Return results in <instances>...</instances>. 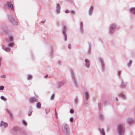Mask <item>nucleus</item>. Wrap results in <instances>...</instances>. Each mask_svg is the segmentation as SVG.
Masks as SVG:
<instances>
[{"label":"nucleus","mask_w":135,"mask_h":135,"mask_svg":"<svg viewBox=\"0 0 135 135\" xmlns=\"http://www.w3.org/2000/svg\"><path fill=\"white\" fill-rule=\"evenodd\" d=\"M70 72L71 75L72 81L74 85L75 88H78L79 87V85L77 82L74 71L73 69H71L70 70Z\"/></svg>","instance_id":"nucleus-1"},{"label":"nucleus","mask_w":135,"mask_h":135,"mask_svg":"<svg viewBox=\"0 0 135 135\" xmlns=\"http://www.w3.org/2000/svg\"><path fill=\"white\" fill-rule=\"evenodd\" d=\"M125 126L123 124H120L118 125L117 131L120 135H123L124 133Z\"/></svg>","instance_id":"nucleus-2"},{"label":"nucleus","mask_w":135,"mask_h":135,"mask_svg":"<svg viewBox=\"0 0 135 135\" xmlns=\"http://www.w3.org/2000/svg\"><path fill=\"white\" fill-rule=\"evenodd\" d=\"M8 18L10 22L13 25H18V22L15 16L9 15H8Z\"/></svg>","instance_id":"nucleus-3"},{"label":"nucleus","mask_w":135,"mask_h":135,"mask_svg":"<svg viewBox=\"0 0 135 135\" xmlns=\"http://www.w3.org/2000/svg\"><path fill=\"white\" fill-rule=\"evenodd\" d=\"M117 26V25L115 23L110 24L109 28V33L111 34L113 33L116 30Z\"/></svg>","instance_id":"nucleus-4"},{"label":"nucleus","mask_w":135,"mask_h":135,"mask_svg":"<svg viewBox=\"0 0 135 135\" xmlns=\"http://www.w3.org/2000/svg\"><path fill=\"white\" fill-rule=\"evenodd\" d=\"M62 130L65 134H68L69 133V130L68 125L66 123H64L62 126Z\"/></svg>","instance_id":"nucleus-5"},{"label":"nucleus","mask_w":135,"mask_h":135,"mask_svg":"<svg viewBox=\"0 0 135 135\" xmlns=\"http://www.w3.org/2000/svg\"><path fill=\"white\" fill-rule=\"evenodd\" d=\"M4 8L6 9H11L12 10H14L13 5L11 2H7V4L4 6Z\"/></svg>","instance_id":"nucleus-6"},{"label":"nucleus","mask_w":135,"mask_h":135,"mask_svg":"<svg viewBox=\"0 0 135 135\" xmlns=\"http://www.w3.org/2000/svg\"><path fill=\"white\" fill-rule=\"evenodd\" d=\"M98 60L101 63L102 71H103L105 68L104 63L103 59L102 57H100L98 58Z\"/></svg>","instance_id":"nucleus-7"},{"label":"nucleus","mask_w":135,"mask_h":135,"mask_svg":"<svg viewBox=\"0 0 135 135\" xmlns=\"http://www.w3.org/2000/svg\"><path fill=\"white\" fill-rule=\"evenodd\" d=\"M67 27L65 25H64L63 27V30L62 31V33L64 37V40L65 41L67 40V35L65 32L66 31Z\"/></svg>","instance_id":"nucleus-8"},{"label":"nucleus","mask_w":135,"mask_h":135,"mask_svg":"<svg viewBox=\"0 0 135 135\" xmlns=\"http://www.w3.org/2000/svg\"><path fill=\"white\" fill-rule=\"evenodd\" d=\"M79 30L80 33H83L84 32V29L83 22L81 21L79 25Z\"/></svg>","instance_id":"nucleus-9"},{"label":"nucleus","mask_w":135,"mask_h":135,"mask_svg":"<svg viewBox=\"0 0 135 135\" xmlns=\"http://www.w3.org/2000/svg\"><path fill=\"white\" fill-rule=\"evenodd\" d=\"M84 65L85 67L87 69H89L90 67V60L87 59L84 60Z\"/></svg>","instance_id":"nucleus-10"},{"label":"nucleus","mask_w":135,"mask_h":135,"mask_svg":"<svg viewBox=\"0 0 135 135\" xmlns=\"http://www.w3.org/2000/svg\"><path fill=\"white\" fill-rule=\"evenodd\" d=\"M65 83V82L64 81H59L57 83V86L58 88L64 85Z\"/></svg>","instance_id":"nucleus-11"},{"label":"nucleus","mask_w":135,"mask_h":135,"mask_svg":"<svg viewBox=\"0 0 135 135\" xmlns=\"http://www.w3.org/2000/svg\"><path fill=\"white\" fill-rule=\"evenodd\" d=\"M94 9V7L93 6H91L89 8L88 11V13L89 16H91L92 15Z\"/></svg>","instance_id":"nucleus-12"},{"label":"nucleus","mask_w":135,"mask_h":135,"mask_svg":"<svg viewBox=\"0 0 135 135\" xmlns=\"http://www.w3.org/2000/svg\"><path fill=\"white\" fill-rule=\"evenodd\" d=\"M38 100L37 98H36L35 97H31L30 98L29 102V103H33L34 102H37L38 101Z\"/></svg>","instance_id":"nucleus-13"},{"label":"nucleus","mask_w":135,"mask_h":135,"mask_svg":"<svg viewBox=\"0 0 135 135\" xmlns=\"http://www.w3.org/2000/svg\"><path fill=\"white\" fill-rule=\"evenodd\" d=\"M61 9V7L60 4H57L56 5V11L57 13L59 14L60 13V10Z\"/></svg>","instance_id":"nucleus-14"},{"label":"nucleus","mask_w":135,"mask_h":135,"mask_svg":"<svg viewBox=\"0 0 135 135\" xmlns=\"http://www.w3.org/2000/svg\"><path fill=\"white\" fill-rule=\"evenodd\" d=\"M8 124L7 123L4 122L3 121L1 122L0 126L1 127H3L4 128H6L8 126Z\"/></svg>","instance_id":"nucleus-15"},{"label":"nucleus","mask_w":135,"mask_h":135,"mask_svg":"<svg viewBox=\"0 0 135 135\" xmlns=\"http://www.w3.org/2000/svg\"><path fill=\"white\" fill-rule=\"evenodd\" d=\"M88 45H89V48L88 49V50L87 51V53L88 54H90L91 53V43L90 42H88Z\"/></svg>","instance_id":"nucleus-16"},{"label":"nucleus","mask_w":135,"mask_h":135,"mask_svg":"<svg viewBox=\"0 0 135 135\" xmlns=\"http://www.w3.org/2000/svg\"><path fill=\"white\" fill-rule=\"evenodd\" d=\"M6 111L7 112V113H8L10 115V117L11 118L13 117V115L12 113L11 112L10 110L8 109H6Z\"/></svg>","instance_id":"nucleus-17"},{"label":"nucleus","mask_w":135,"mask_h":135,"mask_svg":"<svg viewBox=\"0 0 135 135\" xmlns=\"http://www.w3.org/2000/svg\"><path fill=\"white\" fill-rule=\"evenodd\" d=\"M50 56L51 57H52L53 55V50L54 48L53 47H51L50 48Z\"/></svg>","instance_id":"nucleus-18"},{"label":"nucleus","mask_w":135,"mask_h":135,"mask_svg":"<svg viewBox=\"0 0 135 135\" xmlns=\"http://www.w3.org/2000/svg\"><path fill=\"white\" fill-rule=\"evenodd\" d=\"M99 131L100 132V133L102 134V135H105V132H104V129L103 128H99Z\"/></svg>","instance_id":"nucleus-19"},{"label":"nucleus","mask_w":135,"mask_h":135,"mask_svg":"<svg viewBox=\"0 0 135 135\" xmlns=\"http://www.w3.org/2000/svg\"><path fill=\"white\" fill-rule=\"evenodd\" d=\"M130 12L134 15H135V7H132L130 8Z\"/></svg>","instance_id":"nucleus-20"},{"label":"nucleus","mask_w":135,"mask_h":135,"mask_svg":"<svg viewBox=\"0 0 135 135\" xmlns=\"http://www.w3.org/2000/svg\"><path fill=\"white\" fill-rule=\"evenodd\" d=\"M132 62L133 61L132 60H129L127 64V66L129 68L131 66Z\"/></svg>","instance_id":"nucleus-21"},{"label":"nucleus","mask_w":135,"mask_h":135,"mask_svg":"<svg viewBox=\"0 0 135 135\" xmlns=\"http://www.w3.org/2000/svg\"><path fill=\"white\" fill-rule=\"evenodd\" d=\"M121 84L120 85V87L122 88H124L126 86L125 84L123 82V80H121Z\"/></svg>","instance_id":"nucleus-22"},{"label":"nucleus","mask_w":135,"mask_h":135,"mask_svg":"<svg viewBox=\"0 0 135 135\" xmlns=\"http://www.w3.org/2000/svg\"><path fill=\"white\" fill-rule=\"evenodd\" d=\"M84 95L85 96V99H88L89 96V93L87 91H85Z\"/></svg>","instance_id":"nucleus-23"},{"label":"nucleus","mask_w":135,"mask_h":135,"mask_svg":"<svg viewBox=\"0 0 135 135\" xmlns=\"http://www.w3.org/2000/svg\"><path fill=\"white\" fill-rule=\"evenodd\" d=\"M36 107L37 108L40 109L41 107V104L40 102H38L36 104Z\"/></svg>","instance_id":"nucleus-24"},{"label":"nucleus","mask_w":135,"mask_h":135,"mask_svg":"<svg viewBox=\"0 0 135 135\" xmlns=\"http://www.w3.org/2000/svg\"><path fill=\"white\" fill-rule=\"evenodd\" d=\"M74 103L75 104L77 105L79 102V99L77 97L74 99Z\"/></svg>","instance_id":"nucleus-25"},{"label":"nucleus","mask_w":135,"mask_h":135,"mask_svg":"<svg viewBox=\"0 0 135 135\" xmlns=\"http://www.w3.org/2000/svg\"><path fill=\"white\" fill-rule=\"evenodd\" d=\"M88 99H84V102H83V103H84L83 105L84 106H86V105L88 104Z\"/></svg>","instance_id":"nucleus-26"},{"label":"nucleus","mask_w":135,"mask_h":135,"mask_svg":"<svg viewBox=\"0 0 135 135\" xmlns=\"http://www.w3.org/2000/svg\"><path fill=\"white\" fill-rule=\"evenodd\" d=\"M121 71H119L117 72V75L118 78L119 79H120L121 78Z\"/></svg>","instance_id":"nucleus-27"},{"label":"nucleus","mask_w":135,"mask_h":135,"mask_svg":"<svg viewBox=\"0 0 135 135\" xmlns=\"http://www.w3.org/2000/svg\"><path fill=\"white\" fill-rule=\"evenodd\" d=\"M119 96L123 99H124L126 98V95L123 94H120L119 95Z\"/></svg>","instance_id":"nucleus-28"},{"label":"nucleus","mask_w":135,"mask_h":135,"mask_svg":"<svg viewBox=\"0 0 135 135\" xmlns=\"http://www.w3.org/2000/svg\"><path fill=\"white\" fill-rule=\"evenodd\" d=\"M32 78V75H28L27 77V79L28 80H31Z\"/></svg>","instance_id":"nucleus-29"},{"label":"nucleus","mask_w":135,"mask_h":135,"mask_svg":"<svg viewBox=\"0 0 135 135\" xmlns=\"http://www.w3.org/2000/svg\"><path fill=\"white\" fill-rule=\"evenodd\" d=\"M128 121L129 123L130 124H132L134 122V121L132 119H129Z\"/></svg>","instance_id":"nucleus-30"},{"label":"nucleus","mask_w":135,"mask_h":135,"mask_svg":"<svg viewBox=\"0 0 135 135\" xmlns=\"http://www.w3.org/2000/svg\"><path fill=\"white\" fill-rule=\"evenodd\" d=\"M50 110V108L49 107H46L45 109V111L46 114L49 112Z\"/></svg>","instance_id":"nucleus-31"},{"label":"nucleus","mask_w":135,"mask_h":135,"mask_svg":"<svg viewBox=\"0 0 135 135\" xmlns=\"http://www.w3.org/2000/svg\"><path fill=\"white\" fill-rule=\"evenodd\" d=\"M9 39L10 42H11L13 40V36L12 35L10 36L9 37Z\"/></svg>","instance_id":"nucleus-32"},{"label":"nucleus","mask_w":135,"mask_h":135,"mask_svg":"<svg viewBox=\"0 0 135 135\" xmlns=\"http://www.w3.org/2000/svg\"><path fill=\"white\" fill-rule=\"evenodd\" d=\"M1 98L2 100H3L4 101H6L7 100L6 99L4 96H1Z\"/></svg>","instance_id":"nucleus-33"},{"label":"nucleus","mask_w":135,"mask_h":135,"mask_svg":"<svg viewBox=\"0 0 135 135\" xmlns=\"http://www.w3.org/2000/svg\"><path fill=\"white\" fill-rule=\"evenodd\" d=\"M14 46V44L13 43H11L8 44V47H12Z\"/></svg>","instance_id":"nucleus-34"},{"label":"nucleus","mask_w":135,"mask_h":135,"mask_svg":"<svg viewBox=\"0 0 135 135\" xmlns=\"http://www.w3.org/2000/svg\"><path fill=\"white\" fill-rule=\"evenodd\" d=\"M32 112V110L31 109H30L29 110L28 115L29 116H30Z\"/></svg>","instance_id":"nucleus-35"},{"label":"nucleus","mask_w":135,"mask_h":135,"mask_svg":"<svg viewBox=\"0 0 135 135\" xmlns=\"http://www.w3.org/2000/svg\"><path fill=\"white\" fill-rule=\"evenodd\" d=\"M12 130L14 132H15V131L17 130V128L16 127H14L12 129Z\"/></svg>","instance_id":"nucleus-36"},{"label":"nucleus","mask_w":135,"mask_h":135,"mask_svg":"<svg viewBox=\"0 0 135 135\" xmlns=\"http://www.w3.org/2000/svg\"><path fill=\"white\" fill-rule=\"evenodd\" d=\"M54 98V94H52L50 97V99L51 100H53Z\"/></svg>","instance_id":"nucleus-37"},{"label":"nucleus","mask_w":135,"mask_h":135,"mask_svg":"<svg viewBox=\"0 0 135 135\" xmlns=\"http://www.w3.org/2000/svg\"><path fill=\"white\" fill-rule=\"evenodd\" d=\"M98 107H99V110H100L101 108V104L100 102H99L98 103Z\"/></svg>","instance_id":"nucleus-38"},{"label":"nucleus","mask_w":135,"mask_h":135,"mask_svg":"<svg viewBox=\"0 0 135 135\" xmlns=\"http://www.w3.org/2000/svg\"><path fill=\"white\" fill-rule=\"evenodd\" d=\"M70 12L71 14L73 15H75V11L73 10H71L70 11Z\"/></svg>","instance_id":"nucleus-39"},{"label":"nucleus","mask_w":135,"mask_h":135,"mask_svg":"<svg viewBox=\"0 0 135 135\" xmlns=\"http://www.w3.org/2000/svg\"><path fill=\"white\" fill-rule=\"evenodd\" d=\"M22 122H23V123L24 125H25L26 126L27 125V123L25 121L23 120Z\"/></svg>","instance_id":"nucleus-40"},{"label":"nucleus","mask_w":135,"mask_h":135,"mask_svg":"<svg viewBox=\"0 0 135 135\" xmlns=\"http://www.w3.org/2000/svg\"><path fill=\"white\" fill-rule=\"evenodd\" d=\"M10 49L7 47H6V49L4 50L6 52H9L10 51Z\"/></svg>","instance_id":"nucleus-41"},{"label":"nucleus","mask_w":135,"mask_h":135,"mask_svg":"<svg viewBox=\"0 0 135 135\" xmlns=\"http://www.w3.org/2000/svg\"><path fill=\"white\" fill-rule=\"evenodd\" d=\"M3 31L5 33H7L8 32V30L7 28H6L3 29Z\"/></svg>","instance_id":"nucleus-42"},{"label":"nucleus","mask_w":135,"mask_h":135,"mask_svg":"<svg viewBox=\"0 0 135 135\" xmlns=\"http://www.w3.org/2000/svg\"><path fill=\"white\" fill-rule=\"evenodd\" d=\"M108 103V101L107 100L104 101V102L103 104L104 105H105Z\"/></svg>","instance_id":"nucleus-43"},{"label":"nucleus","mask_w":135,"mask_h":135,"mask_svg":"<svg viewBox=\"0 0 135 135\" xmlns=\"http://www.w3.org/2000/svg\"><path fill=\"white\" fill-rule=\"evenodd\" d=\"M62 61L60 60H59L58 61V63L59 65H60L62 64Z\"/></svg>","instance_id":"nucleus-44"},{"label":"nucleus","mask_w":135,"mask_h":135,"mask_svg":"<svg viewBox=\"0 0 135 135\" xmlns=\"http://www.w3.org/2000/svg\"><path fill=\"white\" fill-rule=\"evenodd\" d=\"M99 116L100 118H103L104 117V115L102 114H100Z\"/></svg>","instance_id":"nucleus-45"},{"label":"nucleus","mask_w":135,"mask_h":135,"mask_svg":"<svg viewBox=\"0 0 135 135\" xmlns=\"http://www.w3.org/2000/svg\"><path fill=\"white\" fill-rule=\"evenodd\" d=\"M4 88V87L3 86H0V90H2Z\"/></svg>","instance_id":"nucleus-46"},{"label":"nucleus","mask_w":135,"mask_h":135,"mask_svg":"<svg viewBox=\"0 0 135 135\" xmlns=\"http://www.w3.org/2000/svg\"><path fill=\"white\" fill-rule=\"evenodd\" d=\"M74 112V110L73 109H71L70 110V113L71 114H73Z\"/></svg>","instance_id":"nucleus-47"},{"label":"nucleus","mask_w":135,"mask_h":135,"mask_svg":"<svg viewBox=\"0 0 135 135\" xmlns=\"http://www.w3.org/2000/svg\"><path fill=\"white\" fill-rule=\"evenodd\" d=\"M1 78H5L6 77V75H1Z\"/></svg>","instance_id":"nucleus-48"},{"label":"nucleus","mask_w":135,"mask_h":135,"mask_svg":"<svg viewBox=\"0 0 135 135\" xmlns=\"http://www.w3.org/2000/svg\"><path fill=\"white\" fill-rule=\"evenodd\" d=\"M55 115L56 117V118H58V117H57V113L56 112V110H55Z\"/></svg>","instance_id":"nucleus-49"},{"label":"nucleus","mask_w":135,"mask_h":135,"mask_svg":"<svg viewBox=\"0 0 135 135\" xmlns=\"http://www.w3.org/2000/svg\"><path fill=\"white\" fill-rule=\"evenodd\" d=\"M65 12L66 13H69V10L66 9L65 10Z\"/></svg>","instance_id":"nucleus-50"},{"label":"nucleus","mask_w":135,"mask_h":135,"mask_svg":"<svg viewBox=\"0 0 135 135\" xmlns=\"http://www.w3.org/2000/svg\"><path fill=\"white\" fill-rule=\"evenodd\" d=\"M68 47L69 49H71V45L70 44H69L68 45Z\"/></svg>","instance_id":"nucleus-51"},{"label":"nucleus","mask_w":135,"mask_h":135,"mask_svg":"<svg viewBox=\"0 0 135 135\" xmlns=\"http://www.w3.org/2000/svg\"><path fill=\"white\" fill-rule=\"evenodd\" d=\"M3 58L2 57H0V63H1L2 61V60Z\"/></svg>","instance_id":"nucleus-52"},{"label":"nucleus","mask_w":135,"mask_h":135,"mask_svg":"<svg viewBox=\"0 0 135 135\" xmlns=\"http://www.w3.org/2000/svg\"><path fill=\"white\" fill-rule=\"evenodd\" d=\"M46 20H44V21H41V22L42 23H45L46 22Z\"/></svg>","instance_id":"nucleus-53"},{"label":"nucleus","mask_w":135,"mask_h":135,"mask_svg":"<svg viewBox=\"0 0 135 135\" xmlns=\"http://www.w3.org/2000/svg\"><path fill=\"white\" fill-rule=\"evenodd\" d=\"M6 47H5L4 46H2V48L4 50H5L6 49Z\"/></svg>","instance_id":"nucleus-54"},{"label":"nucleus","mask_w":135,"mask_h":135,"mask_svg":"<svg viewBox=\"0 0 135 135\" xmlns=\"http://www.w3.org/2000/svg\"><path fill=\"white\" fill-rule=\"evenodd\" d=\"M99 41H100V42H101L102 43V44H103V42L102 41V40L100 38H99V39H98Z\"/></svg>","instance_id":"nucleus-55"},{"label":"nucleus","mask_w":135,"mask_h":135,"mask_svg":"<svg viewBox=\"0 0 135 135\" xmlns=\"http://www.w3.org/2000/svg\"><path fill=\"white\" fill-rule=\"evenodd\" d=\"M69 120L70 122H72L73 121V119H70Z\"/></svg>","instance_id":"nucleus-56"},{"label":"nucleus","mask_w":135,"mask_h":135,"mask_svg":"<svg viewBox=\"0 0 135 135\" xmlns=\"http://www.w3.org/2000/svg\"><path fill=\"white\" fill-rule=\"evenodd\" d=\"M48 76V75H45L44 76V78H47Z\"/></svg>","instance_id":"nucleus-57"},{"label":"nucleus","mask_w":135,"mask_h":135,"mask_svg":"<svg viewBox=\"0 0 135 135\" xmlns=\"http://www.w3.org/2000/svg\"><path fill=\"white\" fill-rule=\"evenodd\" d=\"M115 100L117 102L118 101V99L117 97L115 98Z\"/></svg>","instance_id":"nucleus-58"},{"label":"nucleus","mask_w":135,"mask_h":135,"mask_svg":"<svg viewBox=\"0 0 135 135\" xmlns=\"http://www.w3.org/2000/svg\"><path fill=\"white\" fill-rule=\"evenodd\" d=\"M1 63H0V69L1 68Z\"/></svg>","instance_id":"nucleus-59"},{"label":"nucleus","mask_w":135,"mask_h":135,"mask_svg":"<svg viewBox=\"0 0 135 135\" xmlns=\"http://www.w3.org/2000/svg\"><path fill=\"white\" fill-rule=\"evenodd\" d=\"M70 118H73V117H71Z\"/></svg>","instance_id":"nucleus-60"}]
</instances>
